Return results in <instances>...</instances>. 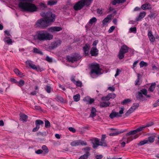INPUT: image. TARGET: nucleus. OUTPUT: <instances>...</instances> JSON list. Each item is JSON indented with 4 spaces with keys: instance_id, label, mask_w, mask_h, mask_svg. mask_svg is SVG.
I'll return each instance as SVG.
<instances>
[{
    "instance_id": "nucleus-1",
    "label": "nucleus",
    "mask_w": 159,
    "mask_h": 159,
    "mask_svg": "<svg viewBox=\"0 0 159 159\" xmlns=\"http://www.w3.org/2000/svg\"><path fill=\"white\" fill-rule=\"evenodd\" d=\"M34 0H22L19 3V6L24 11L34 12L37 11V8L31 2Z\"/></svg>"
},
{
    "instance_id": "nucleus-2",
    "label": "nucleus",
    "mask_w": 159,
    "mask_h": 159,
    "mask_svg": "<svg viewBox=\"0 0 159 159\" xmlns=\"http://www.w3.org/2000/svg\"><path fill=\"white\" fill-rule=\"evenodd\" d=\"M53 38V36L52 34L44 30L37 31L34 36V39L40 41L49 40L52 39Z\"/></svg>"
},
{
    "instance_id": "nucleus-3",
    "label": "nucleus",
    "mask_w": 159,
    "mask_h": 159,
    "mask_svg": "<svg viewBox=\"0 0 159 159\" xmlns=\"http://www.w3.org/2000/svg\"><path fill=\"white\" fill-rule=\"evenodd\" d=\"M93 1V0H80L75 4L73 8L76 11L80 10L85 6H89Z\"/></svg>"
},
{
    "instance_id": "nucleus-4",
    "label": "nucleus",
    "mask_w": 159,
    "mask_h": 159,
    "mask_svg": "<svg viewBox=\"0 0 159 159\" xmlns=\"http://www.w3.org/2000/svg\"><path fill=\"white\" fill-rule=\"evenodd\" d=\"M40 15L44 18V19L46 20L49 25H51L55 21L56 16L51 12H48L46 13L42 12L40 13Z\"/></svg>"
},
{
    "instance_id": "nucleus-5",
    "label": "nucleus",
    "mask_w": 159,
    "mask_h": 159,
    "mask_svg": "<svg viewBox=\"0 0 159 159\" xmlns=\"http://www.w3.org/2000/svg\"><path fill=\"white\" fill-rule=\"evenodd\" d=\"M35 25L36 27H40L42 29H45L49 25L47 21L44 19L41 18L38 20Z\"/></svg>"
},
{
    "instance_id": "nucleus-6",
    "label": "nucleus",
    "mask_w": 159,
    "mask_h": 159,
    "mask_svg": "<svg viewBox=\"0 0 159 159\" xmlns=\"http://www.w3.org/2000/svg\"><path fill=\"white\" fill-rule=\"evenodd\" d=\"M129 48L126 45H123L121 47L118 54V57L120 59L124 57V54L128 52Z\"/></svg>"
},
{
    "instance_id": "nucleus-7",
    "label": "nucleus",
    "mask_w": 159,
    "mask_h": 159,
    "mask_svg": "<svg viewBox=\"0 0 159 159\" xmlns=\"http://www.w3.org/2000/svg\"><path fill=\"white\" fill-rule=\"evenodd\" d=\"M91 149V148L89 147H86L83 148L82 150L83 151L85 152V153L81 156L79 159H88L90 155L89 151Z\"/></svg>"
},
{
    "instance_id": "nucleus-8",
    "label": "nucleus",
    "mask_w": 159,
    "mask_h": 159,
    "mask_svg": "<svg viewBox=\"0 0 159 159\" xmlns=\"http://www.w3.org/2000/svg\"><path fill=\"white\" fill-rule=\"evenodd\" d=\"M94 142L93 141L92 143L93 144V147L94 149H97L98 146H101L103 147H107V144L105 143H102L99 142V140L98 138H95L94 140Z\"/></svg>"
},
{
    "instance_id": "nucleus-9",
    "label": "nucleus",
    "mask_w": 159,
    "mask_h": 159,
    "mask_svg": "<svg viewBox=\"0 0 159 159\" xmlns=\"http://www.w3.org/2000/svg\"><path fill=\"white\" fill-rule=\"evenodd\" d=\"M81 58V57L80 55L79 54H77L74 56H67L66 59L68 61L73 63L79 60Z\"/></svg>"
},
{
    "instance_id": "nucleus-10",
    "label": "nucleus",
    "mask_w": 159,
    "mask_h": 159,
    "mask_svg": "<svg viewBox=\"0 0 159 159\" xmlns=\"http://www.w3.org/2000/svg\"><path fill=\"white\" fill-rule=\"evenodd\" d=\"M143 127H140L137 128L136 129L131 130L126 134V136H129L131 135H134L137 133L143 130Z\"/></svg>"
},
{
    "instance_id": "nucleus-11",
    "label": "nucleus",
    "mask_w": 159,
    "mask_h": 159,
    "mask_svg": "<svg viewBox=\"0 0 159 159\" xmlns=\"http://www.w3.org/2000/svg\"><path fill=\"white\" fill-rule=\"evenodd\" d=\"M61 41L60 39L54 41L51 43L50 48L52 49H54L59 46L61 44Z\"/></svg>"
},
{
    "instance_id": "nucleus-12",
    "label": "nucleus",
    "mask_w": 159,
    "mask_h": 159,
    "mask_svg": "<svg viewBox=\"0 0 159 159\" xmlns=\"http://www.w3.org/2000/svg\"><path fill=\"white\" fill-rule=\"evenodd\" d=\"M62 30L61 27L57 26H52L48 29V30L52 33L58 32Z\"/></svg>"
},
{
    "instance_id": "nucleus-13",
    "label": "nucleus",
    "mask_w": 159,
    "mask_h": 159,
    "mask_svg": "<svg viewBox=\"0 0 159 159\" xmlns=\"http://www.w3.org/2000/svg\"><path fill=\"white\" fill-rule=\"evenodd\" d=\"M101 70H91L90 75L93 78H95L97 76L102 74L101 72Z\"/></svg>"
},
{
    "instance_id": "nucleus-14",
    "label": "nucleus",
    "mask_w": 159,
    "mask_h": 159,
    "mask_svg": "<svg viewBox=\"0 0 159 159\" xmlns=\"http://www.w3.org/2000/svg\"><path fill=\"white\" fill-rule=\"evenodd\" d=\"M89 66L91 70H102L99 65L96 63H93L89 65Z\"/></svg>"
},
{
    "instance_id": "nucleus-15",
    "label": "nucleus",
    "mask_w": 159,
    "mask_h": 159,
    "mask_svg": "<svg viewBox=\"0 0 159 159\" xmlns=\"http://www.w3.org/2000/svg\"><path fill=\"white\" fill-rule=\"evenodd\" d=\"M25 63L27 66L30 67L31 68L34 70L37 69V66L34 64L33 62L30 60H27Z\"/></svg>"
},
{
    "instance_id": "nucleus-16",
    "label": "nucleus",
    "mask_w": 159,
    "mask_h": 159,
    "mask_svg": "<svg viewBox=\"0 0 159 159\" xmlns=\"http://www.w3.org/2000/svg\"><path fill=\"white\" fill-rule=\"evenodd\" d=\"M136 98L137 100H139L143 102L147 100V99L143 96V94L141 92H138V94L136 96Z\"/></svg>"
},
{
    "instance_id": "nucleus-17",
    "label": "nucleus",
    "mask_w": 159,
    "mask_h": 159,
    "mask_svg": "<svg viewBox=\"0 0 159 159\" xmlns=\"http://www.w3.org/2000/svg\"><path fill=\"white\" fill-rule=\"evenodd\" d=\"M98 50L96 47H93L90 51V54L92 56L96 57L98 54Z\"/></svg>"
},
{
    "instance_id": "nucleus-18",
    "label": "nucleus",
    "mask_w": 159,
    "mask_h": 159,
    "mask_svg": "<svg viewBox=\"0 0 159 159\" xmlns=\"http://www.w3.org/2000/svg\"><path fill=\"white\" fill-rule=\"evenodd\" d=\"M146 15V13L145 11H143L140 13L138 16L136 18V20L137 21H139L143 18Z\"/></svg>"
},
{
    "instance_id": "nucleus-19",
    "label": "nucleus",
    "mask_w": 159,
    "mask_h": 159,
    "mask_svg": "<svg viewBox=\"0 0 159 159\" xmlns=\"http://www.w3.org/2000/svg\"><path fill=\"white\" fill-rule=\"evenodd\" d=\"M152 8L151 5L150 3H148L143 4L141 6V8L143 10L151 9Z\"/></svg>"
},
{
    "instance_id": "nucleus-20",
    "label": "nucleus",
    "mask_w": 159,
    "mask_h": 159,
    "mask_svg": "<svg viewBox=\"0 0 159 159\" xmlns=\"http://www.w3.org/2000/svg\"><path fill=\"white\" fill-rule=\"evenodd\" d=\"M148 37L151 42H153L155 40V38L152 34V33L151 31H148Z\"/></svg>"
},
{
    "instance_id": "nucleus-21",
    "label": "nucleus",
    "mask_w": 159,
    "mask_h": 159,
    "mask_svg": "<svg viewBox=\"0 0 159 159\" xmlns=\"http://www.w3.org/2000/svg\"><path fill=\"white\" fill-rule=\"evenodd\" d=\"M111 15H108L102 21V24L103 25H106L111 19Z\"/></svg>"
},
{
    "instance_id": "nucleus-22",
    "label": "nucleus",
    "mask_w": 159,
    "mask_h": 159,
    "mask_svg": "<svg viewBox=\"0 0 159 159\" xmlns=\"http://www.w3.org/2000/svg\"><path fill=\"white\" fill-rule=\"evenodd\" d=\"M124 107H121L120 110L119 111V112H117L115 111L116 117H121L122 116L121 115L123 114V111L124 110Z\"/></svg>"
},
{
    "instance_id": "nucleus-23",
    "label": "nucleus",
    "mask_w": 159,
    "mask_h": 159,
    "mask_svg": "<svg viewBox=\"0 0 159 159\" xmlns=\"http://www.w3.org/2000/svg\"><path fill=\"white\" fill-rule=\"evenodd\" d=\"M89 48V45L88 44H86L83 48V50L86 55L88 54Z\"/></svg>"
},
{
    "instance_id": "nucleus-24",
    "label": "nucleus",
    "mask_w": 159,
    "mask_h": 159,
    "mask_svg": "<svg viewBox=\"0 0 159 159\" xmlns=\"http://www.w3.org/2000/svg\"><path fill=\"white\" fill-rule=\"evenodd\" d=\"M97 111L95 108L93 107L92 108L91 113L90 115V117L93 118L96 116Z\"/></svg>"
},
{
    "instance_id": "nucleus-25",
    "label": "nucleus",
    "mask_w": 159,
    "mask_h": 159,
    "mask_svg": "<svg viewBox=\"0 0 159 159\" xmlns=\"http://www.w3.org/2000/svg\"><path fill=\"white\" fill-rule=\"evenodd\" d=\"M84 101L88 102L90 104H92L94 101L93 98H92L89 97H85L83 99Z\"/></svg>"
},
{
    "instance_id": "nucleus-26",
    "label": "nucleus",
    "mask_w": 159,
    "mask_h": 159,
    "mask_svg": "<svg viewBox=\"0 0 159 159\" xmlns=\"http://www.w3.org/2000/svg\"><path fill=\"white\" fill-rule=\"evenodd\" d=\"M110 102H102L100 103V106L101 107H109L110 104Z\"/></svg>"
},
{
    "instance_id": "nucleus-27",
    "label": "nucleus",
    "mask_w": 159,
    "mask_h": 159,
    "mask_svg": "<svg viewBox=\"0 0 159 159\" xmlns=\"http://www.w3.org/2000/svg\"><path fill=\"white\" fill-rule=\"evenodd\" d=\"M126 0H113L112 4L113 5H116V4L122 3L126 1Z\"/></svg>"
},
{
    "instance_id": "nucleus-28",
    "label": "nucleus",
    "mask_w": 159,
    "mask_h": 159,
    "mask_svg": "<svg viewBox=\"0 0 159 159\" xmlns=\"http://www.w3.org/2000/svg\"><path fill=\"white\" fill-rule=\"evenodd\" d=\"M3 41L9 45L11 44L12 43V40L9 37H6L4 39Z\"/></svg>"
},
{
    "instance_id": "nucleus-29",
    "label": "nucleus",
    "mask_w": 159,
    "mask_h": 159,
    "mask_svg": "<svg viewBox=\"0 0 159 159\" xmlns=\"http://www.w3.org/2000/svg\"><path fill=\"white\" fill-rule=\"evenodd\" d=\"M70 145L73 147H75L79 146V140L73 141L71 143Z\"/></svg>"
},
{
    "instance_id": "nucleus-30",
    "label": "nucleus",
    "mask_w": 159,
    "mask_h": 159,
    "mask_svg": "<svg viewBox=\"0 0 159 159\" xmlns=\"http://www.w3.org/2000/svg\"><path fill=\"white\" fill-rule=\"evenodd\" d=\"M141 76V75L139 74H138L137 75V80L135 81V85H139L141 84L140 81V78Z\"/></svg>"
},
{
    "instance_id": "nucleus-31",
    "label": "nucleus",
    "mask_w": 159,
    "mask_h": 159,
    "mask_svg": "<svg viewBox=\"0 0 159 159\" xmlns=\"http://www.w3.org/2000/svg\"><path fill=\"white\" fill-rule=\"evenodd\" d=\"M139 137V135L138 134H136L134 136H131L127 139H128V140H129L130 142L132 141L134 139H135Z\"/></svg>"
},
{
    "instance_id": "nucleus-32",
    "label": "nucleus",
    "mask_w": 159,
    "mask_h": 159,
    "mask_svg": "<svg viewBox=\"0 0 159 159\" xmlns=\"http://www.w3.org/2000/svg\"><path fill=\"white\" fill-rule=\"evenodd\" d=\"M156 85V84L155 83L152 84L148 89V90L152 92H153L155 88Z\"/></svg>"
},
{
    "instance_id": "nucleus-33",
    "label": "nucleus",
    "mask_w": 159,
    "mask_h": 159,
    "mask_svg": "<svg viewBox=\"0 0 159 159\" xmlns=\"http://www.w3.org/2000/svg\"><path fill=\"white\" fill-rule=\"evenodd\" d=\"M20 119L21 120L26 121L28 117V116L24 114H22L20 115Z\"/></svg>"
},
{
    "instance_id": "nucleus-34",
    "label": "nucleus",
    "mask_w": 159,
    "mask_h": 159,
    "mask_svg": "<svg viewBox=\"0 0 159 159\" xmlns=\"http://www.w3.org/2000/svg\"><path fill=\"white\" fill-rule=\"evenodd\" d=\"M74 100L75 102H78L80 100V95L79 94H78L74 95L73 97Z\"/></svg>"
},
{
    "instance_id": "nucleus-35",
    "label": "nucleus",
    "mask_w": 159,
    "mask_h": 159,
    "mask_svg": "<svg viewBox=\"0 0 159 159\" xmlns=\"http://www.w3.org/2000/svg\"><path fill=\"white\" fill-rule=\"evenodd\" d=\"M132 108L130 107L125 113V115L126 116H128L134 111Z\"/></svg>"
},
{
    "instance_id": "nucleus-36",
    "label": "nucleus",
    "mask_w": 159,
    "mask_h": 159,
    "mask_svg": "<svg viewBox=\"0 0 159 159\" xmlns=\"http://www.w3.org/2000/svg\"><path fill=\"white\" fill-rule=\"evenodd\" d=\"M33 52L40 54H43L42 52L39 49L36 48H34Z\"/></svg>"
},
{
    "instance_id": "nucleus-37",
    "label": "nucleus",
    "mask_w": 159,
    "mask_h": 159,
    "mask_svg": "<svg viewBox=\"0 0 159 159\" xmlns=\"http://www.w3.org/2000/svg\"><path fill=\"white\" fill-rule=\"evenodd\" d=\"M57 1L50 0L48 2V5L50 6H52L57 4Z\"/></svg>"
},
{
    "instance_id": "nucleus-38",
    "label": "nucleus",
    "mask_w": 159,
    "mask_h": 159,
    "mask_svg": "<svg viewBox=\"0 0 159 159\" xmlns=\"http://www.w3.org/2000/svg\"><path fill=\"white\" fill-rule=\"evenodd\" d=\"M42 149L44 151V152L43 153L44 155L48 153L49 152L48 148L45 145H43L42 147Z\"/></svg>"
},
{
    "instance_id": "nucleus-39",
    "label": "nucleus",
    "mask_w": 159,
    "mask_h": 159,
    "mask_svg": "<svg viewBox=\"0 0 159 159\" xmlns=\"http://www.w3.org/2000/svg\"><path fill=\"white\" fill-rule=\"evenodd\" d=\"M154 137L153 136H150L148 137V139L147 140L148 141V143H152L154 141Z\"/></svg>"
},
{
    "instance_id": "nucleus-40",
    "label": "nucleus",
    "mask_w": 159,
    "mask_h": 159,
    "mask_svg": "<svg viewBox=\"0 0 159 159\" xmlns=\"http://www.w3.org/2000/svg\"><path fill=\"white\" fill-rule=\"evenodd\" d=\"M97 19L96 18L93 17L90 19L89 22V24L92 25L94 23L97 21Z\"/></svg>"
},
{
    "instance_id": "nucleus-41",
    "label": "nucleus",
    "mask_w": 159,
    "mask_h": 159,
    "mask_svg": "<svg viewBox=\"0 0 159 159\" xmlns=\"http://www.w3.org/2000/svg\"><path fill=\"white\" fill-rule=\"evenodd\" d=\"M45 89L48 93H50L51 92L52 89L50 86L47 85L45 88Z\"/></svg>"
},
{
    "instance_id": "nucleus-42",
    "label": "nucleus",
    "mask_w": 159,
    "mask_h": 159,
    "mask_svg": "<svg viewBox=\"0 0 159 159\" xmlns=\"http://www.w3.org/2000/svg\"><path fill=\"white\" fill-rule=\"evenodd\" d=\"M55 99L57 101H60L61 102H63L64 101V99L62 97L59 95L56 96Z\"/></svg>"
},
{
    "instance_id": "nucleus-43",
    "label": "nucleus",
    "mask_w": 159,
    "mask_h": 159,
    "mask_svg": "<svg viewBox=\"0 0 159 159\" xmlns=\"http://www.w3.org/2000/svg\"><path fill=\"white\" fill-rule=\"evenodd\" d=\"M79 145L83 146H87V143L84 141L82 140H79Z\"/></svg>"
},
{
    "instance_id": "nucleus-44",
    "label": "nucleus",
    "mask_w": 159,
    "mask_h": 159,
    "mask_svg": "<svg viewBox=\"0 0 159 159\" xmlns=\"http://www.w3.org/2000/svg\"><path fill=\"white\" fill-rule=\"evenodd\" d=\"M148 143V141L147 140L144 139L140 142L138 144V145L139 146H143L145 144Z\"/></svg>"
},
{
    "instance_id": "nucleus-45",
    "label": "nucleus",
    "mask_w": 159,
    "mask_h": 159,
    "mask_svg": "<svg viewBox=\"0 0 159 159\" xmlns=\"http://www.w3.org/2000/svg\"><path fill=\"white\" fill-rule=\"evenodd\" d=\"M139 65L141 67H142L143 66L146 67L147 66L148 64L147 62L143 61H141L139 63Z\"/></svg>"
},
{
    "instance_id": "nucleus-46",
    "label": "nucleus",
    "mask_w": 159,
    "mask_h": 159,
    "mask_svg": "<svg viewBox=\"0 0 159 159\" xmlns=\"http://www.w3.org/2000/svg\"><path fill=\"white\" fill-rule=\"evenodd\" d=\"M109 99H114L116 97V95L114 93H109L107 94Z\"/></svg>"
},
{
    "instance_id": "nucleus-47",
    "label": "nucleus",
    "mask_w": 159,
    "mask_h": 159,
    "mask_svg": "<svg viewBox=\"0 0 159 159\" xmlns=\"http://www.w3.org/2000/svg\"><path fill=\"white\" fill-rule=\"evenodd\" d=\"M131 100L129 99H126L124 100L121 102V104L122 105H124L130 102Z\"/></svg>"
},
{
    "instance_id": "nucleus-48",
    "label": "nucleus",
    "mask_w": 159,
    "mask_h": 159,
    "mask_svg": "<svg viewBox=\"0 0 159 159\" xmlns=\"http://www.w3.org/2000/svg\"><path fill=\"white\" fill-rule=\"evenodd\" d=\"M44 124V122L40 120H37L35 121V125H42Z\"/></svg>"
},
{
    "instance_id": "nucleus-49",
    "label": "nucleus",
    "mask_w": 159,
    "mask_h": 159,
    "mask_svg": "<svg viewBox=\"0 0 159 159\" xmlns=\"http://www.w3.org/2000/svg\"><path fill=\"white\" fill-rule=\"evenodd\" d=\"M139 106V104L138 103H134L133 105V106L131 107L132 109L134 111Z\"/></svg>"
},
{
    "instance_id": "nucleus-50",
    "label": "nucleus",
    "mask_w": 159,
    "mask_h": 159,
    "mask_svg": "<svg viewBox=\"0 0 159 159\" xmlns=\"http://www.w3.org/2000/svg\"><path fill=\"white\" fill-rule=\"evenodd\" d=\"M45 127L46 128H48L51 126V124L49 121L47 120L45 121Z\"/></svg>"
},
{
    "instance_id": "nucleus-51",
    "label": "nucleus",
    "mask_w": 159,
    "mask_h": 159,
    "mask_svg": "<svg viewBox=\"0 0 159 159\" xmlns=\"http://www.w3.org/2000/svg\"><path fill=\"white\" fill-rule=\"evenodd\" d=\"M106 136L105 134H102V135L101 141H100V142H101L102 143H105L106 144H107L106 141L105 140V139L106 138Z\"/></svg>"
},
{
    "instance_id": "nucleus-52",
    "label": "nucleus",
    "mask_w": 159,
    "mask_h": 159,
    "mask_svg": "<svg viewBox=\"0 0 159 159\" xmlns=\"http://www.w3.org/2000/svg\"><path fill=\"white\" fill-rule=\"evenodd\" d=\"M25 84V82L23 80H20L18 82L17 85L20 87L23 86Z\"/></svg>"
},
{
    "instance_id": "nucleus-53",
    "label": "nucleus",
    "mask_w": 159,
    "mask_h": 159,
    "mask_svg": "<svg viewBox=\"0 0 159 159\" xmlns=\"http://www.w3.org/2000/svg\"><path fill=\"white\" fill-rule=\"evenodd\" d=\"M139 92H141L142 94L144 95H147V91L146 89H143L140 90V91H139Z\"/></svg>"
},
{
    "instance_id": "nucleus-54",
    "label": "nucleus",
    "mask_w": 159,
    "mask_h": 159,
    "mask_svg": "<svg viewBox=\"0 0 159 159\" xmlns=\"http://www.w3.org/2000/svg\"><path fill=\"white\" fill-rule=\"evenodd\" d=\"M154 124L152 122H151L148 123H147L146 125H143L141 127H143L144 128H143V130L146 127H149L150 126H151L152 125H153Z\"/></svg>"
},
{
    "instance_id": "nucleus-55",
    "label": "nucleus",
    "mask_w": 159,
    "mask_h": 159,
    "mask_svg": "<svg viewBox=\"0 0 159 159\" xmlns=\"http://www.w3.org/2000/svg\"><path fill=\"white\" fill-rule=\"evenodd\" d=\"M14 70V72L17 75H19L20 76H21L22 75H23V73H22V72H20V70Z\"/></svg>"
},
{
    "instance_id": "nucleus-56",
    "label": "nucleus",
    "mask_w": 159,
    "mask_h": 159,
    "mask_svg": "<svg viewBox=\"0 0 159 159\" xmlns=\"http://www.w3.org/2000/svg\"><path fill=\"white\" fill-rule=\"evenodd\" d=\"M45 60L48 62L51 63L52 61V58L49 57L48 56H47Z\"/></svg>"
},
{
    "instance_id": "nucleus-57",
    "label": "nucleus",
    "mask_w": 159,
    "mask_h": 159,
    "mask_svg": "<svg viewBox=\"0 0 159 159\" xmlns=\"http://www.w3.org/2000/svg\"><path fill=\"white\" fill-rule=\"evenodd\" d=\"M109 117L111 119H113L116 117L115 111H112L109 115Z\"/></svg>"
},
{
    "instance_id": "nucleus-58",
    "label": "nucleus",
    "mask_w": 159,
    "mask_h": 159,
    "mask_svg": "<svg viewBox=\"0 0 159 159\" xmlns=\"http://www.w3.org/2000/svg\"><path fill=\"white\" fill-rule=\"evenodd\" d=\"M101 99L102 101H108L110 100L108 95L106 96L102 97L101 98Z\"/></svg>"
},
{
    "instance_id": "nucleus-59",
    "label": "nucleus",
    "mask_w": 159,
    "mask_h": 159,
    "mask_svg": "<svg viewBox=\"0 0 159 159\" xmlns=\"http://www.w3.org/2000/svg\"><path fill=\"white\" fill-rule=\"evenodd\" d=\"M123 133V132H116L115 133H111L109 135L111 136H114L117 135L119 134Z\"/></svg>"
},
{
    "instance_id": "nucleus-60",
    "label": "nucleus",
    "mask_w": 159,
    "mask_h": 159,
    "mask_svg": "<svg viewBox=\"0 0 159 159\" xmlns=\"http://www.w3.org/2000/svg\"><path fill=\"white\" fill-rule=\"evenodd\" d=\"M115 28V26H111L109 30H108V32L109 33H111L113 31V30H114Z\"/></svg>"
},
{
    "instance_id": "nucleus-61",
    "label": "nucleus",
    "mask_w": 159,
    "mask_h": 159,
    "mask_svg": "<svg viewBox=\"0 0 159 159\" xmlns=\"http://www.w3.org/2000/svg\"><path fill=\"white\" fill-rule=\"evenodd\" d=\"M159 105V99L156 101V102L153 104V107H155Z\"/></svg>"
},
{
    "instance_id": "nucleus-62",
    "label": "nucleus",
    "mask_w": 159,
    "mask_h": 159,
    "mask_svg": "<svg viewBox=\"0 0 159 159\" xmlns=\"http://www.w3.org/2000/svg\"><path fill=\"white\" fill-rule=\"evenodd\" d=\"M75 84L78 87H81L82 86V83L80 81H77Z\"/></svg>"
},
{
    "instance_id": "nucleus-63",
    "label": "nucleus",
    "mask_w": 159,
    "mask_h": 159,
    "mask_svg": "<svg viewBox=\"0 0 159 159\" xmlns=\"http://www.w3.org/2000/svg\"><path fill=\"white\" fill-rule=\"evenodd\" d=\"M129 30L131 32H133L135 33L136 32V28L135 27L131 28H130Z\"/></svg>"
},
{
    "instance_id": "nucleus-64",
    "label": "nucleus",
    "mask_w": 159,
    "mask_h": 159,
    "mask_svg": "<svg viewBox=\"0 0 159 159\" xmlns=\"http://www.w3.org/2000/svg\"><path fill=\"white\" fill-rule=\"evenodd\" d=\"M97 13L99 14H102L103 13V10L102 9H97Z\"/></svg>"
}]
</instances>
